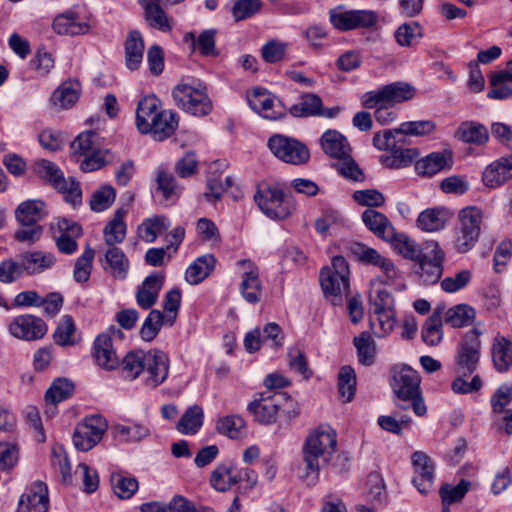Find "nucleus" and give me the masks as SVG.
Listing matches in <instances>:
<instances>
[{
    "label": "nucleus",
    "mask_w": 512,
    "mask_h": 512,
    "mask_svg": "<svg viewBox=\"0 0 512 512\" xmlns=\"http://www.w3.org/2000/svg\"><path fill=\"white\" fill-rule=\"evenodd\" d=\"M337 449V434L328 425H320L311 431L302 446L303 468L300 478L307 486L319 481L321 468L329 464Z\"/></svg>",
    "instance_id": "1"
},
{
    "label": "nucleus",
    "mask_w": 512,
    "mask_h": 512,
    "mask_svg": "<svg viewBox=\"0 0 512 512\" xmlns=\"http://www.w3.org/2000/svg\"><path fill=\"white\" fill-rule=\"evenodd\" d=\"M146 371V385L152 388L162 384L168 376V356L160 350L148 352L132 351L122 360V372L125 378L134 380L141 372Z\"/></svg>",
    "instance_id": "2"
},
{
    "label": "nucleus",
    "mask_w": 512,
    "mask_h": 512,
    "mask_svg": "<svg viewBox=\"0 0 512 512\" xmlns=\"http://www.w3.org/2000/svg\"><path fill=\"white\" fill-rule=\"evenodd\" d=\"M419 373L407 365L394 366L390 371V386L397 399L396 406L407 410L412 408L417 416H424L427 407L420 389Z\"/></svg>",
    "instance_id": "3"
},
{
    "label": "nucleus",
    "mask_w": 512,
    "mask_h": 512,
    "mask_svg": "<svg viewBox=\"0 0 512 512\" xmlns=\"http://www.w3.org/2000/svg\"><path fill=\"white\" fill-rule=\"evenodd\" d=\"M321 288L325 297L333 305H341L343 295L349 289V266L342 256H335L331 266L324 267L319 276Z\"/></svg>",
    "instance_id": "4"
},
{
    "label": "nucleus",
    "mask_w": 512,
    "mask_h": 512,
    "mask_svg": "<svg viewBox=\"0 0 512 512\" xmlns=\"http://www.w3.org/2000/svg\"><path fill=\"white\" fill-rule=\"evenodd\" d=\"M172 96L180 109L193 116L203 117L212 111V101L202 83H179Z\"/></svg>",
    "instance_id": "5"
},
{
    "label": "nucleus",
    "mask_w": 512,
    "mask_h": 512,
    "mask_svg": "<svg viewBox=\"0 0 512 512\" xmlns=\"http://www.w3.org/2000/svg\"><path fill=\"white\" fill-rule=\"evenodd\" d=\"M254 201L271 219H285L296 209L291 197L287 196L282 189L268 184L258 185Z\"/></svg>",
    "instance_id": "6"
},
{
    "label": "nucleus",
    "mask_w": 512,
    "mask_h": 512,
    "mask_svg": "<svg viewBox=\"0 0 512 512\" xmlns=\"http://www.w3.org/2000/svg\"><path fill=\"white\" fill-rule=\"evenodd\" d=\"M33 171L43 180L51 184L64 195L65 200L76 206L82 201V191L74 179H66L59 167L45 159L38 160L33 165Z\"/></svg>",
    "instance_id": "7"
},
{
    "label": "nucleus",
    "mask_w": 512,
    "mask_h": 512,
    "mask_svg": "<svg viewBox=\"0 0 512 512\" xmlns=\"http://www.w3.org/2000/svg\"><path fill=\"white\" fill-rule=\"evenodd\" d=\"M483 329L480 325L474 326L467 331L459 342L455 363L456 371L463 376L471 375L477 368L480 359L481 341L480 336Z\"/></svg>",
    "instance_id": "8"
},
{
    "label": "nucleus",
    "mask_w": 512,
    "mask_h": 512,
    "mask_svg": "<svg viewBox=\"0 0 512 512\" xmlns=\"http://www.w3.org/2000/svg\"><path fill=\"white\" fill-rule=\"evenodd\" d=\"M458 218L460 224L455 245L458 252L466 253L478 241L483 214L479 208L469 206L460 210Z\"/></svg>",
    "instance_id": "9"
},
{
    "label": "nucleus",
    "mask_w": 512,
    "mask_h": 512,
    "mask_svg": "<svg viewBox=\"0 0 512 512\" xmlns=\"http://www.w3.org/2000/svg\"><path fill=\"white\" fill-rule=\"evenodd\" d=\"M267 145L275 157L289 164L302 165L310 158L309 149L305 144L282 134L272 135Z\"/></svg>",
    "instance_id": "10"
},
{
    "label": "nucleus",
    "mask_w": 512,
    "mask_h": 512,
    "mask_svg": "<svg viewBox=\"0 0 512 512\" xmlns=\"http://www.w3.org/2000/svg\"><path fill=\"white\" fill-rule=\"evenodd\" d=\"M415 94V89L404 82H394L384 85L378 90L369 91L361 96V104L364 108L373 109L386 103L394 105L411 99Z\"/></svg>",
    "instance_id": "11"
},
{
    "label": "nucleus",
    "mask_w": 512,
    "mask_h": 512,
    "mask_svg": "<svg viewBox=\"0 0 512 512\" xmlns=\"http://www.w3.org/2000/svg\"><path fill=\"white\" fill-rule=\"evenodd\" d=\"M108 428L106 419L101 415H90L77 424L73 433V444L79 451H89L102 439Z\"/></svg>",
    "instance_id": "12"
},
{
    "label": "nucleus",
    "mask_w": 512,
    "mask_h": 512,
    "mask_svg": "<svg viewBox=\"0 0 512 512\" xmlns=\"http://www.w3.org/2000/svg\"><path fill=\"white\" fill-rule=\"evenodd\" d=\"M331 24L341 30L349 31L359 28H371L378 21V15L372 10L332 9L329 13Z\"/></svg>",
    "instance_id": "13"
},
{
    "label": "nucleus",
    "mask_w": 512,
    "mask_h": 512,
    "mask_svg": "<svg viewBox=\"0 0 512 512\" xmlns=\"http://www.w3.org/2000/svg\"><path fill=\"white\" fill-rule=\"evenodd\" d=\"M445 254L435 241L426 243L423 253L416 261L419 262V276L425 284H435L443 273Z\"/></svg>",
    "instance_id": "14"
},
{
    "label": "nucleus",
    "mask_w": 512,
    "mask_h": 512,
    "mask_svg": "<svg viewBox=\"0 0 512 512\" xmlns=\"http://www.w3.org/2000/svg\"><path fill=\"white\" fill-rule=\"evenodd\" d=\"M249 107L265 119L278 120L285 116L281 101L264 88L256 87L247 93Z\"/></svg>",
    "instance_id": "15"
},
{
    "label": "nucleus",
    "mask_w": 512,
    "mask_h": 512,
    "mask_svg": "<svg viewBox=\"0 0 512 512\" xmlns=\"http://www.w3.org/2000/svg\"><path fill=\"white\" fill-rule=\"evenodd\" d=\"M285 399L286 393L283 392H274L268 395L262 393L259 399L249 403L247 410L258 423L270 425L276 422L279 409Z\"/></svg>",
    "instance_id": "16"
},
{
    "label": "nucleus",
    "mask_w": 512,
    "mask_h": 512,
    "mask_svg": "<svg viewBox=\"0 0 512 512\" xmlns=\"http://www.w3.org/2000/svg\"><path fill=\"white\" fill-rule=\"evenodd\" d=\"M10 334L25 341H35L43 338L47 333L46 323L39 317L25 314L15 317L9 324Z\"/></svg>",
    "instance_id": "17"
},
{
    "label": "nucleus",
    "mask_w": 512,
    "mask_h": 512,
    "mask_svg": "<svg viewBox=\"0 0 512 512\" xmlns=\"http://www.w3.org/2000/svg\"><path fill=\"white\" fill-rule=\"evenodd\" d=\"M50 229L60 252L72 254L77 250L76 238L82 235V228L78 223L61 218L51 223Z\"/></svg>",
    "instance_id": "18"
},
{
    "label": "nucleus",
    "mask_w": 512,
    "mask_h": 512,
    "mask_svg": "<svg viewBox=\"0 0 512 512\" xmlns=\"http://www.w3.org/2000/svg\"><path fill=\"white\" fill-rule=\"evenodd\" d=\"M238 265L244 269L240 292L243 298L250 304H256L262 297V283L259 279V269L250 260L238 261Z\"/></svg>",
    "instance_id": "19"
},
{
    "label": "nucleus",
    "mask_w": 512,
    "mask_h": 512,
    "mask_svg": "<svg viewBox=\"0 0 512 512\" xmlns=\"http://www.w3.org/2000/svg\"><path fill=\"white\" fill-rule=\"evenodd\" d=\"M412 463L415 469L412 482L420 493L427 494L434 481V463L426 453L421 451L413 453Z\"/></svg>",
    "instance_id": "20"
},
{
    "label": "nucleus",
    "mask_w": 512,
    "mask_h": 512,
    "mask_svg": "<svg viewBox=\"0 0 512 512\" xmlns=\"http://www.w3.org/2000/svg\"><path fill=\"white\" fill-rule=\"evenodd\" d=\"M48 508V488L45 483L36 481L20 496L16 512H47Z\"/></svg>",
    "instance_id": "21"
},
{
    "label": "nucleus",
    "mask_w": 512,
    "mask_h": 512,
    "mask_svg": "<svg viewBox=\"0 0 512 512\" xmlns=\"http://www.w3.org/2000/svg\"><path fill=\"white\" fill-rule=\"evenodd\" d=\"M52 29L58 35L78 36L87 34L91 25L88 21L81 19L75 11L67 10L55 16Z\"/></svg>",
    "instance_id": "22"
},
{
    "label": "nucleus",
    "mask_w": 512,
    "mask_h": 512,
    "mask_svg": "<svg viewBox=\"0 0 512 512\" xmlns=\"http://www.w3.org/2000/svg\"><path fill=\"white\" fill-rule=\"evenodd\" d=\"M93 355L97 364L105 370H113L119 365L112 337L108 334H101L95 339Z\"/></svg>",
    "instance_id": "23"
},
{
    "label": "nucleus",
    "mask_w": 512,
    "mask_h": 512,
    "mask_svg": "<svg viewBox=\"0 0 512 512\" xmlns=\"http://www.w3.org/2000/svg\"><path fill=\"white\" fill-rule=\"evenodd\" d=\"M160 101L155 96L142 98L136 110V126L140 133L147 134L151 124L158 118Z\"/></svg>",
    "instance_id": "24"
},
{
    "label": "nucleus",
    "mask_w": 512,
    "mask_h": 512,
    "mask_svg": "<svg viewBox=\"0 0 512 512\" xmlns=\"http://www.w3.org/2000/svg\"><path fill=\"white\" fill-rule=\"evenodd\" d=\"M320 145L323 152L331 158L339 160L349 156L351 147L344 135L336 130H327L320 138Z\"/></svg>",
    "instance_id": "25"
},
{
    "label": "nucleus",
    "mask_w": 512,
    "mask_h": 512,
    "mask_svg": "<svg viewBox=\"0 0 512 512\" xmlns=\"http://www.w3.org/2000/svg\"><path fill=\"white\" fill-rule=\"evenodd\" d=\"M217 30L206 29L198 36L194 32H187L183 36V41L189 44L192 51H198L202 56H218L216 49Z\"/></svg>",
    "instance_id": "26"
},
{
    "label": "nucleus",
    "mask_w": 512,
    "mask_h": 512,
    "mask_svg": "<svg viewBox=\"0 0 512 512\" xmlns=\"http://www.w3.org/2000/svg\"><path fill=\"white\" fill-rule=\"evenodd\" d=\"M451 160L452 155L450 152H432L416 161L415 170L422 176L431 177L441 170L449 168Z\"/></svg>",
    "instance_id": "27"
},
{
    "label": "nucleus",
    "mask_w": 512,
    "mask_h": 512,
    "mask_svg": "<svg viewBox=\"0 0 512 512\" xmlns=\"http://www.w3.org/2000/svg\"><path fill=\"white\" fill-rule=\"evenodd\" d=\"M24 271L28 275L40 274L55 264V256L44 251H27L19 256Z\"/></svg>",
    "instance_id": "28"
},
{
    "label": "nucleus",
    "mask_w": 512,
    "mask_h": 512,
    "mask_svg": "<svg viewBox=\"0 0 512 512\" xmlns=\"http://www.w3.org/2000/svg\"><path fill=\"white\" fill-rule=\"evenodd\" d=\"M144 10V18L148 24L162 32L172 29L171 20L161 7V0H138Z\"/></svg>",
    "instance_id": "29"
},
{
    "label": "nucleus",
    "mask_w": 512,
    "mask_h": 512,
    "mask_svg": "<svg viewBox=\"0 0 512 512\" xmlns=\"http://www.w3.org/2000/svg\"><path fill=\"white\" fill-rule=\"evenodd\" d=\"M510 178H512V155L493 162L483 172V181L490 187L499 186Z\"/></svg>",
    "instance_id": "30"
},
{
    "label": "nucleus",
    "mask_w": 512,
    "mask_h": 512,
    "mask_svg": "<svg viewBox=\"0 0 512 512\" xmlns=\"http://www.w3.org/2000/svg\"><path fill=\"white\" fill-rule=\"evenodd\" d=\"M242 480L241 473H236L232 464H220L211 473L210 484L219 491L226 492Z\"/></svg>",
    "instance_id": "31"
},
{
    "label": "nucleus",
    "mask_w": 512,
    "mask_h": 512,
    "mask_svg": "<svg viewBox=\"0 0 512 512\" xmlns=\"http://www.w3.org/2000/svg\"><path fill=\"white\" fill-rule=\"evenodd\" d=\"M362 220L365 226L376 236L383 240L391 239L394 235V227L388 218L374 209H366L362 213Z\"/></svg>",
    "instance_id": "32"
},
{
    "label": "nucleus",
    "mask_w": 512,
    "mask_h": 512,
    "mask_svg": "<svg viewBox=\"0 0 512 512\" xmlns=\"http://www.w3.org/2000/svg\"><path fill=\"white\" fill-rule=\"evenodd\" d=\"M81 86L76 80L63 82L52 94L51 104L59 109L71 108L79 99Z\"/></svg>",
    "instance_id": "33"
},
{
    "label": "nucleus",
    "mask_w": 512,
    "mask_h": 512,
    "mask_svg": "<svg viewBox=\"0 0 512 512\" xmlns=\"http://www.w3.org/2000/svg\"><path fill=\"white\" fill-rule=\"evenodd\" d=\"M129 266V260L120 248L113 246L106 250L103 268L114 278L119 280L125 279L128 274Z\"/></svg>",
    "instance_id": "34"
},
{
    "label": "nucleus",
    "mask_w": 512,
    "mask_h": 512,
    "mask_svg": "<svg viewBox=\"0 0 512 512\" xmlns=\"http://www.w3.org/2000/svg\"><path fill=\"white\" fill-rule=\"evenodd\" d=\"M150 126L151 129L148 133L153 136L154 140L163 141L175 132L178 126L177 113L172 110H162Z\"/></svg>",
    "instance_id": "35"
},
{
    "label": "nucleus",
    "mask_w": 512,
    "mask_h": 512,
    "mask_svg": "<svg viewBox=\"0 0 512 512\" xmlns=\"http://www.w3.org/2000/svg\"><path fill=\"white\" fill-rule=\"evenodd\" d=\"M164 277L158 274L148 276L138 289L136 298L138 305L143 309L151 308L162 288Z\"/></svg>",
    "instance_id": "36"
},
{
    "label": "nucleus",
    "mask_w": 512,
    "mask_h": 512,
    "mask_svg": "<svg viewBox=\"0 0 512 512\" xmlns=\"http://www.w3.org/2000/svg\"><path fill=\"white\" fill-rule=\"evenodd\" d=\"M216 259L212 254L198 257L185 272V279L191 285H197L205 280L214 270Z\"/></svg>",
    "instance_id": "37"
},
{
    "label": "nucleus",
    "mask_w": 512,
    "mask_h": 512,
    "mask_svg": "<svg viewBox=\"0 0 512 512\" xmlns=\"http://www.w3.org/2000/svg\"><path fill=\"white\" fill-rule=\"evenodd\" d=\"M144 53V40L141 33L132 30L125 41V64L130 70H136L140 66Z\"/></svg>",
    "instance_id": "38"
},
{
    "label": "nucleus",
    "mask_w": 512,
    "mask_h": 512,
    "mask_svg": "<svg viewBox=\"0 0 512 512\" xmlns=\"http://www.w3.org/2000/svg\"><path fill=\"white\" fill-rule=\"evenodd\" d=\"M45 216V204L40 200L24 201L15 211V217L20 225H37Z\"/></svg>",
    "instance_id": "39"
},
{
    "label": "nucleus",
    "mask_w": 512,
    "mask_h": 512,
    "mask_svg": "<svg viewBox=\"0 0 512 512\" xmlns=\"http://www.w3.org/2000/svg\"><path fill=\"white\" fill-rule=\"evenodd\" d=\"M127 211L119 208L115 211L113 218L106 224L103 234L105 243L109 247L122 243L126 237V224L124 217Z\"/></svg>",
    "instance_id": "40"
},
{
    "label": "nucleus",
    "mask_w": 512,
    "mask_h": 512,
    "mask_svg": "<svg viewBox=\"0 0 512 512\" xmlns=\"http://www.w3.org/2000/svg\"><path fill=\"white\" fill-rule=\"evenodd\" d=\"M492 361L498 372H505L512 365V340L496 337L491 349Z\"/></svg>",
    "instance_id": "41"
},
{
    "label": "nucleus",
    "mask_w": 512,
    "mask_h": 512,
    "mask_svg": "<svg viewBox=\"0 0 512 512\" xmlns=\"http://www.w3.org/2000/svg\"><path fill=\"white\" fill-rule=\"evenodd\" d=\"M441 314V309L436 308L423 324L421 336L429 346H437L443 339Z\"/></svg>",
    "instance_id": "42"
},
{
    "label": "nucleus",
    "mask_w": 512,
    "mask_h": 512,
    "mask_svg": "<svg viewBox=\"0 0 512 512\" xmlns=\"http://www.w3.org/2000/svg\"><path fill=\"white\" fill-rule=\"evenodd\" d=\"M491 90L487 96L491 99L503 100L512 96V74L501 70L490 76Z\"/></svg>",
    "instance_id": "43"
},
{
    "label": "nucleus",
    "mask_w": 512,
    "mask_h": 512,
    "mask_svg": "<svg viewBox=\"0 0 512 512\" xmlns=\"http://www.w3.org/2000/svg\"><path fill=\"white\" fill-rule=\"evenodd\" d=\"M448 213L443 208H431L421 212L417 218V225L427 232H435L444 228Z\"/></svg>",
    "instance_id": "44"
},
{
    "label": "nucleus",
    "mask_w": 512,
    "mask_h": 512,
    "mask_svg": "<svg viewBox=\"0 0 512 512\" xmlns=\"http://www.w3.org/2000/svg\"><path fill=\"white\" fill-rule=\"evenodd\" d=\"M455 136L463 142L477 145L486 143L489 137L486 127L473 121L461 123Z\"/></svg>",
    "instance_id": "45"
},
{
    "label": "nucleus",
    "mask_w": 512,
    "mask_h": 512,
    "mask_svg": "<svg viewBox=\"0 0 512 512\" xmlns=\"http://www.w3.org/2000/svg\"><path fill=\"white\" fill-rule=\"evenodd\" d=\"M203 417V409L200 406H191L181 416L176 428L182 434H195L203 425Z\"/></svg>",
    "instance_id": "46"
},
{
    "label": "nucleus",
    "mask_w": 512,
    "mask_h": 512,
    "mask_svg": "<svg viewBox=\"0 0 512 512\" xmlns=\"http://www.w3.org/2000/svg\"><path fill=\"white\" fill-rule=\"evenodd\" d=\"M353 343L357 350L358 361L364 366H371L375 362L376 343L368 332H362L354 337Z\"/></svg>",
    "instance_id": "47"
},
{
    "label": "nucleus",
    "mask_w": 512,
    "mask_h": 512,
    "mask_svg": "<svg viewBox=\"0 0 512 512\" xmlns=\"http://www.w3.org/2000/svg\"><path fill=\"white\" fill-rule=\"evenodd\" d=\"M74 384L66 378H58L52 382L45 393L47 404L57 405L58 403L70 398L74 392Z\"/></svg>",
    "instance_id": "48"
},
{
    "label": "nucleus",
    "mask_w": 512,
    "mask_h": 512,
    "mask_svg": "<svg viewBox=\"0 0 512 512\" xmlns=\"http://www.w3.org/2000/svg\"><path fill=\"white\" fill-rule=\"evenodd\" d=\"M53 338L56 344L63 347L72 346L79 341V337L76 335L74 320L70 315H64L61 318L53 334Z\"/></svg>",
    "instance_id": "49"
},
{
    "label": "nucleus",
    "mask_w": 512,
    "mask_h": 512,
    "mask_svg": "<svg viewBox=\"0 0 512 512\" xmlns=\"http://www.w3.org/2000/svg\"><path fill=\"white\" fill-rule=\"evenodd\" d=\"M216 430L231 439H238L246 433V422L238 415L225 416L217 421Z\"/></svg>",
    "instance_id": "50"
},
{
    "label": "nucleus",
    "mask_w": 512,
    "mask_h": 512,
    "mask_svg": "<svg viewBox=\"0 0 512 512\" xmlns=\"http://www.w3.org/2000/svg\"><path fill=\"white\" fill-rule=\"evenodd\" d=\"M322 100L316 94H305L299 103L290 108V114L295 117H308L321 114Z\"/></svg>",
    "instance_id": "51"
},
{
    "label": "nucleus",
    "mask_w": 512,
    "mask_h": 512,
    "mask_svg": "<svg viewBox=\"0 0 512 512\" xmlns=\"http://www.w3.org/2000/svg\"><path fill=\"white\" fill-rule=\"evenodd\" d=\"M170 227V221L166 216H155L146 219L139 227L141 238L147 243L156 240L159 234L163 233Z\"/></svg>",
    "instance_id": "52"
},
{
    "label": "nucleus",
    "mask_w": 512,
    "mask_h": 512,
    "mask_svg": "<svg viewBox=\"0 0 512 512\" xmlns=\"http://www.w3.org/2000/svg\"><path fill=\"white\" fill-rule=\"evenodd\" d=\"M475 318V310L469 305L460 304L449 308L445 313V322L454 328L469 325Z\"/></svg>",
    "instance_id": "53"
},
{
    "label": "nucleus",
    "mask_w": 512,
    "mask_h": 512,
    "mask_svg": "<svg viewBox=\"0 0 512 512\" xmlns=\"http://www.w3.org/2000/svg\"><path fill=\"white\" fill-rule=\"evenodd\" d=\"M156 181L157 191L161 192L166 201L174 203L179 198L181 187L171 173L162 169L158 170Z\"/></svg>",
    "instance_id": "54"
},
{
    "label": "nucleus",
    "mask_w": 512,
    "mask_h": 512,
    "mask_svg": "<svg viewBox=\"0 0 512 512\" xmlns=\"http://www.w3.org/2000/svg\"><path fill=\"white\" fill-rule=\"evenodd\" d=\"M338 390L345 402L351 401L355 395L356 373L349 365L343 366L339 371Z\"/></svg>",
    "instance_id": "55"
},
{
    "label": "nucleus",
    "mask_w": 512,
    "mask_h": 512,
    "mask_svg": "<svg viewBox=\"0 0 512 512\" xmlns=\"http://www.w3.org/2000/svg\"><path fill=\"white\" fill-rule=\"evenodd\" d=\"M386 241L390 242L399 254L410 260H417L423 253L414 241L404 234H397L395 231L393 237Z\"/></svg>",
    "instance_id": "56"
},
{
    "label": "nucleus",
    "mask_w": 512,
    "mask_h": 512,
    "mask_svg": "<svg viewBox=\"0 0 512 512\" xmlns=\"http://www.w3.org/2000/svg\"><path fill=\"white\" fill-rule=\"evenodd\" d=\"M470 487L471 483L465 479L460 480L456 486L450 484L443 485L439 490L442 505L450 506L451 504L461 502Z\"/></svg>",
    "instance_id": "57"
},
{
    "label": "nucleus",
    "mask_w": 512,
    "mask_h": 512,
    "mask_svg": "<svg viewBox=\"0 0 512 512\" xmlns=\"http://www.w3.org/2000/svg\"><path fill=\"white\" fill-rule=\"evenodd\" d=\"M111 485L114 493L121 499L131 498L139 487L136 478L126 477L121 474H113L111 476Z\"/></svg>",
    "instance_id": "58"
},
{
    "label": "nucleus",
    "mask_w": 512,
    "mask_h": 512,
    "mask_svg": "<svg viewBox=\"0 0 512 512\" xmlns=\"http://www.w3.org/2000/svg\"><path fill=\"white\" fill-rule=\"evenodd\" d=\"M115 198V189L111 185H103L92 194L89 205L91 210L102 212L114 203Z\"/></svg>",
    "instance_id": "59"
},
{
    "label": "nucleus",
    "mask_w": 512,
    "mask_h": 512,
    "mask_svg": "<svg viewBox=\"0 0 512 512\" xmlns=\"http://www.w3.org/2000/svg\"><path fill=\"white\" fill-rule=\"evenodd\" d=\"M422 37V29L417 22L404 23L395 32V39L400 46H412Z\"/></svg>",
    "instance_id": "60"
},
{
    "label": "nucleus",
    "mask_w": 512,
    "mask_h": 512,
    "mask_svg": "<svg viewBox=\"0 0 512 512\" xmlns=\"http://www.w3.org/2000/svg\"><path fill=\"white\" fill-rule=\"evenodd\" d=\"M288 365L291 371L302 376L303 379H309L312 376V370L309 368L306 355L303 350L293 347L288 351Z\"/></svg>",
    "instance_id": "61"
},
{
    "label": "nucleus",
    "mask_w": 512,
    "mask_h": 512,
    "mask_svg": "<svg viewBox=\"0 0 512 512\" xmlns=\"http://www.w3.org/2000/svg\"><path fill=\"white\" fill-rule=\"evenodd\" d=\"M95 255V251L87 246L83 254L76 260L73 277L76 282H86L91 274L92 261Z\"/></svg>",
    "instance_id": "62"
},
{
    "label": "nucleus",
    "mask_w": 512,
    "mask_h": 512,
    "mask_svg": "<svg viewBox=\"0 0 512 512\" xmlns=\"http://www.w3.org/2000/svg\"><path fill=\"white\" fill-rule=\"evenodd\" d=\"M350 253L359 261L377 267L385 258L374 248L368 247L359 242H353L349 245Z\"/></svg>",
    "instance_id": "63"
},
{
    "label": "nucleus",
    "mask_w": 512,
    "mask_h": 512,
    "mask_svg": "<svg viewBox=\"0 0 512 512\" xmlns=\"http://www.w3.org/2000/svg\"><path fill=\"white\" fill-rule=\"evenodd\" d=\"M377 267L380 269L381 274L371 280L373 285L398 284L397 281L400 279V272L392 260L385 257Z\"/></svg>",
    "instance_id": "64"
}]
</instances>
